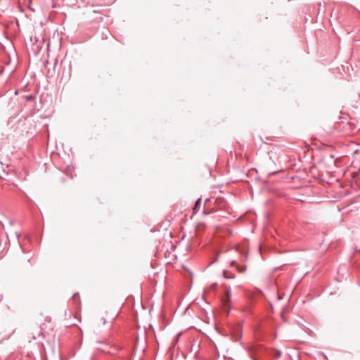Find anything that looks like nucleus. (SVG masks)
I'll use <instances>...</instances> for the list:
<instances>
[{
  "mask_svg": "<svg viewBox=\"0 0 360 360\" xmlns=\"http://www.w3.org/2000/svg\"><path fill=\"white\" fill-rule=\"evenodd\" d=\"M235 262H235L234 260H233V261L231 262V265L233 266Z\"/></svg>",
  "mask_w": 360,
  "mask_h": 360,
  "instance_id": "9",
  "label": "nucleus"
},
{
  "mask_svg": "<svg viewBox=\"0 0 360 360\" xmlns=\"http://www.w3.org/2000/svg\"><path fill=\"white\" fill-rule=\"evenodd\" d=\"M217 257H215L214 259L212 261V262H215V261L217 260Z\"/></svg>",
  "mask_w": 360,
  "mask_h": 360,
  "instance_id": "10",
  "label": "nucleus"
},
{
  "mask_svg": "<svg viewBox=\"0 0 360 360\" xmlns=\"http://www.w3.org/2000/svg\"><path fill=\"white\" fill-rule=\"evenodd\" d=\"M95 20L96 22H100L103 20V18L101 16H99L98 18H96Z\"/></svg>",
  "mask_w": 360,
  "mask_h": 360,
  "instance_id": "6",
  "label": "nucleus"
},
{
  "mask_svg": "<svg viewBox=\"0 0 360 360\" xmlns=\"http://www.w3.org/2000/svg\"><path fill=\"white\" fill-rule=\"evenodd\" d=\"M70 301L72 302V303L75 305L76 308H79L80 307V300H79V293H77V292L75 293L72 295Z\"/></svg>",
  "mask_w": 360,
  "mask_h": 360,
  "instance_id": "2",
  "label": "nucleus"
},
{
  "mask_svg": "<svg viewBox=\"0 0 360 360\" xmlns=\"http://www.w3.org/2000/svg\"><path fill=\"white\" fill-rule=\"evenodd\" d=\"M26 98H27V100H28V101H32V100H33V98H34V97H33L32 96H27L26 97Z\"/></svg>",
  "mask_w": 360,
  "mask_h": 360,
  "instance_id": "7",
  "label": "nucleus"
},
{
  "mask_svg": "<svg viewBox=\"0 0 360 360\" xmlns=\"http://www.w3.org/2000/svg\"><path fill=\"white\" fill-rule=\"evenodd\" d=\"M93 13H98V14H101V13L100 11H97V10H94V11H93Z\"/></svg>",
  "mask_w": 360,
  "mask_h": 360,
  "instance_id": "8",
  "label": "nucleus"
},
{
  "mask_svg": "<svg viewBox=\"0 0 360 360\" xmlns=\"http://www.w3.org/2000/svg\"><path fill=\"white\" fill-rule=\"evenodd\" d=\"M231 290L229 288L226 289L225 292H224V296L221 299V302H222L223 307L225 309H227L228 310L231 307ZM229 314V311H227V314Z\"/></svg>",
  "mask_w": 360,
  "mask_h": 360,
  "instance_id": "1",
  "label": "nucleus"
},
{
  "mask_svg": "<svg viewBox=\"0 0 360 360\" xmlns=\"http://www.w3.org/2000/svg\"><path fill=\"white\" fill-rule=\"evenodd\" d=\"M223 276L225 278H234L231 271H223Z\"/></svg>",
  "mask_w": 360,
  "mask_h": 360,
  "instance_id": "3",
  "label": "nucleus"
},
{
  "mask_svg": "<svg viewBox=\"0 0 360 360\" xmlns=\"http://www.w3.org/2000/svg\"><path fill=\"white\" fill-rule=\"evenodd\" d=\"M200 201H201V199L200 198H198L195 203V205H194V207H193V210L195 212H197V210H198V207L199 206V205L200 204Z\"/></svg>",
  "mask_w": 360,
  "mask_h": 360,
  "instance_id": "5",
  "label": "nucleus"
},
{
  "mask_svg": "<svg viewBox=\"0 0 360 360\" xmlns=\"http://www.w3.org/2000/svg\"><path fill=\"white\" fill-rule=\"evenodd\" d=\"M237 251L239 252L240 254H245V247H237Z\"/></svg>",
  "mask_w": 360,
  "mask_h": 360,
  "instance_id": "4",
  "label": "nucleus"
}]
</instances>
